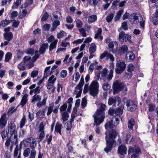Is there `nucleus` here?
Here are the masks:
<instances>
[{"mask_svg":"<svg viewBox=\"0 0 158 158\" xmlns=\"http://www.w3.org/2000/svg\"><path fill=\"white\" fill-rule=\"evenodd\" d=\"M105 134L106 135L105 139L106 147L104 148V150L106 153H108L111 150L114 144L116 143L114 139L117 136V132L114 129H111L106 131Z\"/></svg>","mask_w":158,"mask_h":158,"instance_id":"nucleus-1","label":"nucleus"},{"mask_svg":"<svg viewBox=\"0 0 158 158\" xmlns=\"http://www.w3.org/2000/svg\"><path fill=\"white\" fill-rule=\"evenodd\" d=\"M98 109L93 116L94 118V126H98L103 121L105 117L104 111L106 107V105L102 103H100L98 105Z\"/></svg>","mask_w":158,"mask_h":158,"instance_id":"nucleus-2","label":"nucleus"},{"mask_svg":"<svg viewBox=\"0 0 158 158\" xmlns=\"http://www.w3.org/2000/svg\"><path fill=\"white\" fill-rule=\"evenodd\" d=\"M99 85L98 82L96 81H93L90 85L89 87L88 84L85 85L83 90L84 94L89 92V94L93 97L97 95L99 89Z\"/></svg>","mask_w":158,"mask_h":158,"instance_id":"nucleus-3","label":"nucleus"},{"mask_svg":"<svg viewBox=\"0 0 158 158\" xmlns=\"http://www.w3.org/2000/svg\"><path fill=\"white\" fill-rule=\"evenodd\" d=\"M39 56V54L38 51H36L35 52L34 56L33 57L32 59L31 57L29 56H25L23 58V60L27 67L28 69H31L33 67L34 65V62L38 59Z\"/></svg>","mask_w":158,"mask_h":158,"instance_id":"nucleus-4","label":"nucleus"},{"mask_svg":"<svg viewBox=\"0 0 158 158\" xmlns=\"http://www.w3.org/2000/svg\"><path fill=\"white\" fill-rule=\"evenodd\" d=\"M47 98V97H44L42 101H41V96L39 95L35 94L32 97L31 102L33 103L36 102L37 106L40 108L43 106L46 105Z\"/></svg>","mask_w":158,"mask_h":158,"instance_id":"nucleus-5","label":"nucleus"},{"mask_svg":"<svg viewBox=\"0 0 158 158\" xmlns=\"http://www.w3.org/2000/svg\"><path fill=\"white\" fill-rule=\"evenodd\" d=\"M114 70V66H112V68L111 69L109 72V73L108 69L107 68L103 69L102 71L100 73V74L101 77L102 78V79L105 81L107 80L110 81L111 80L113 77V70Z\"/></svg>","mask_w":158,"mask_h":158,"instance_id":"nucleus-6","label":"nucleus"},{"mask_svg":"<svg viewBox=\"0 0 158 158\" xmlns=\"http://www.w3.org/2000/svg\"><path fill=\"white\" fill-rule=\"evenodd\" d=\"M113 88L114 94L117 93L122 90L125 92L127 90V87L126 85H124L118 80L113 83Z\"/></svg>","mask_w":158,"mask_h":158,"instance_id":"nucleus-7","label":"nucleus"},{"mask_svg":"<svg viewBox=\"0 0 158 158\" xmlns=\"http://www.w3.org/2000/svg\"><path fill=\"white\" fill-rule=\"evenodd\" d=\"M130 18L132 22L135 24L140 23V25L141 27L143 29L144 28V22L143 21V17L140 14H135L133 13L130 16Z\"/></svg>","mask_w":158,"mask_h":158,"instance_id":"nucleus-8","label":"nucleus"},{"mask_svg":"<svg viewBox=\"0 0 158 158\" xmlns=\"http://www.w3.org/2000/svg\"><path fill=\"white\" fill-rule=\"evenodd\" d=\"M141 152L140 148L137 146L134 147L130 146L128 151V155L132 154L131 157V158H138Z\"/></svg>","mask_w":158,"mask_h":158,"instance_id":"nucleus-9","label":"nucleus"},{"mask_svg":"<svg viewBox=\"0 0 158 158\" xmlns=\"http://www.w3.org/2000/svg\"><path fill=\"white\" fill-rule=\"evenodd\" d=\"M115 71L116 73L120 74L123 73L126 67L125 62L122 60H118L116 64Z\"/></svg>","mask_w":158,"mask_h":158,"instance_id":"nucleus-10","label":"nucleus"},{"mask_svg":"<svg viewBox=\"0 0 158 158\" xmlns=\"http://www.w3.org/2000/svg\"><path fill=\"white\" fill-rule=\"evenodd\" d=\"M10 27H9L5 28L4 29L5 33L3 34L4 37L6 40L10 41L13 38V34L10 31Z\"/></svg>","mask_w":158,"mask_h":158,"instance_id":"nucleus-11","label":"nucleus"},{"mask_svg":"<svg viewBox=\"0 0 158 158\" xmlns=\"http://www.w3.org/2000/svg\"><path fill=\"white\" fill-rule=\"evenodd\" d=\"M84 83V78L82 76L79 84L76 86L75 89L76 90H77V89L79 90L78 93L76 95V98H77L81 96V94L82 91V87L83 86Z\"/></svg>","mask_w":158,"mask_h":158,"instance_id":"nucleus-12","label":"nucleus"},{"mask_svg":"<svg viewBox=\"0 0 158 158\" xmlns=\"http://www.w3.org/2000/svg\"><path fill=\"white\" fill-rule=\"evenodd\" d=\"M131 38L130 35L125 34L123 31L121 32L119 35V40L121 42L128 41L130 40Z\"/></svg>","mask_w":158,"mask_h":158,"instance_id":"nucleus-13","label":"nucleus"},{"mask_svg":"<svg viewBox=\"0 0 158 158\" xmlns=\"http://www.w3.org/2000/svg\"><path fill=\"white\" fill-rule=\"evenodd\" d=\"M105 57H106L107 59H110L112 62L114 60V58L113 56L106 51L101 54L100 56V58L101 59H102Z\"/></svg>","mask_w":158,"mask_h":158,"instance_id":"nucleus-14","label":"nucleus"},{"mask_svg":"<svg viewBox=\"0 0 158 158\" xmlns=\"http://www.w3.org/2000/svg\"><path fill=\"white\" fill-rule=\"evenodd\" d=\"M8 118L6 117V113L2 115L0 119V127L3 128L5 127L6 125Z\"/></svg>","mask_w":158,"mask_h":158,"instance_id":"nucleus-15","label":"nucleus"},{"mask_svg":"<svg viewBox=\"0 0 158 158\" xmlns=\"http://www.w3.org/2000/svg\"><path fill=\"white\" fill-rule=\"evenodd\" d=\"M127 149L125 146L121 145L118 148V152L121 155L124 156L127 152Z\"/></svg>","mask_w":158,"mask_h":158,"instance_id":"nucleus-16","label":"nucleus"},{"mask_svg":"<svg viewBox=\"0 0 158 158\" xmlns=\"http://www.w3.org/2000/svg\"><path fill=\"white\" fill-rule=\"evenodd\" d=\"M128 50V47L126 45H123L121 46L118 51V53L119 55H122L127 52Z\"/></svg>","mask_w":158,"mask_h":158,"instance_id":"nucleus-17","label":"nucleus"},{"mask_svg":"<svg viewBox=\"0 0 158 158\" xmlns=\"http://www.w3.org/2000/svg\"><path fill=\"white\" fill-rule=\"evenodd\" d=\"M118 100V104L120 103L121 100L119 99V98L118 97H110L108 100V104L109 105H111L117 101Z\"/></svg>","mask_w":158,"mask_h":158,"instance_id":"nucleus-18","label":"nucleus"},{"mask_svg":"<svg viewBox=\"0 0 158 158\" xmlns=\"http://www.w3.org/2000/svg\"><path fill=\"white\" fill-rule=\"evenodd\" d=\"M48 44L47 43L44 44H42L40 48L39 52L40 54H44L46 49H48Z\"/></svg>","mask_w":158,"mask_h":158,"instance_id":"nucleus-19","label":"nucleus"},{"mask_svg":"<svg viewBox=\"0 0 158 158\" xmlns=\"http://www.w3.org/2000/svg\"><path fill=\"white\" fill-rule=\"evenodd\" d=\"M135 55L132 52H129L127 53L126 55V59L127 60L131 61L135 58Z\"/></svg>","mask_w":158,"mask_h":158,"instance_id":"nucleus-20","label":"nucleus"},{"mask_svg":"<svg viewBox=\"0 0 158 158\" xmlns=\"http://www.w3.org/2000/svg\"><path fill=\"white\" fill-rule=\"evenodd\" d=\"M147 104L148 106V111L149 112L153 111L156 108V106L154 103L152 102L147 100Z\"/></svg>","mask_w":158,"mask_h":158,"instance_id":"nucleus-21","label":"nucleus"},{"mask_svg":"<svg viewBox=\"0 0 158 158\" xmlns=\"http://www.w3.org/2000/svg\"><path fill=\"white\" fill-rule=\"evenodd\" d=\"M135 68L134 65L132 64H129L127 66V71L130 72L128 74L127 76V77L131 78L132 76V74L131 72L133 71Z\"/></svg>","mask_w":158,"mask_h":158,"instance_id":"nucleus-22","label":"nucleus"},{"mask_svg":"<svg viewBox=\"0 0 158 158\" xmlns=\"http://www.w3.org/2000/svg\"><path fill=\"white\" fill-rule=\"evenodd\" d=\"M50 67L48 66L46 67L44 71V77L45 78L51 75L52 72L50 70Z\"/></svg>","mask_w":158,"mask_h":158,"instance_id":"nucleus-23","label":"nucleus"},{"mask_svg":"<svg viewBox=\"0 0 158 158\" xmlns=\"http://www.w3.org/2000/svg\"><path fill=\"white\" fill-rule=\"evenodd\" d=\"M108 46L110 52H112L113 54H116L117 53V51L116 50L113 49L114 47V44L113 42H110Z\"/></svg>","mask_w":158,"mask_h":158,"instance_id":"nucleus-24","label":"nucleus"},{"mask_svg":"<svg viewBox=\"0 0 158 158\" xmlns=\"http://www.w3.org/2000/svg\"><path fill=\"white\" fill-rule=\"evenodd\" d=\"M102 32V29L101 28H99L97 31V32L95 35L94 38L102 40L103 39V37L101 35Z\"/></svg>","mask_w":158,"mask_h":158,"instance_id":"nucleus-25","label":"nucleus"},{"mask_svg":"<svg viewBox=\"0 0 158 158\" xmlns=\"http://www.w3.org/2000/svg\"><path fill=\"white\" fill-rule=\"evenodd\" d=\"M88 22L89 23H92L96 21L97 19V16L95 15H92L88 16Z\"/></svg>","mask_w":158,"mask_h":158,"instance_id":"nucleus-26","label":"nucleus"},{"mask_svg":"<svg viewBox=\"0 0 158 158\" xmlns=\"http://www.w3.org/2000/svg\"><path fill=\"white\" fill-rule=\"evenodd\" d=\"M124 108L123 106H120L117 108L115 110V114L120 116L123 113V110Z\"/></svg>","mask_w":158,"mask_h":158,"instance_id":"nucleus-27","label":"nucleus"},{"mask_svg":"<svg viewBox=\"0 0 158 158\" xmlns=\"http://www.w3.org/2000/svg\"><path fill=\"white\" fill-rule=\"evenodd\" d=\"M28 95L27 94L24 95L22 97L21 101L20 102V104L22 105V107L25 105L28 101L27 97Z\"/></svg>","mask_w":158,"mask_h":158,"instance_id":"nucleus-28","label":"nucleus"},{"mask_svg":"<svg viewBox=\"0 0 158 158\" xmlns=\"http://www.w3.org/2000/svg\"><path fill=\"white\" fill-rule=\"evenodd\" d=\"M8 133L11 135L10 137H11L12 135H14V138H16L17 135V131L15 130V129H8Z\"/></svg>","mask_w":158,"mask_h":158,"instance_id":"nucleus-29","label":"nucleus"},{"mask_svg":"<svg viewBox=\"0 0 158 158\" xmlns=\"http://www.w3.org/2000/svg\"><path fill=\"white\" fill-rule=\"evenodd\" d=\"M115 126L114 124L113 123V121L112 120L108 121L105 125V128H112Z\"/></svg>","mask_w":158,"mask_h":158,"instance_id":"nucleus-30","label":"nucleus"},{"mask_svg":"<svg viewBox=\"0 0 158 158\" xmlns=\"http://www.w3.org/2000/svg\"><path fill=\"white\" fill-rule=\"evenodd\" d=\"M45 115L44 110H39L36 113V116L37 118H44Z\"/></svg>","mask_w":158,"mask_h":158,"instance_id":"nucleus-31","label":"nucleus"},{"mask_svg":"<svg viewBox=\"0 0 158 158\" xmlns=\"http://www.w3.org/2000/svg\"><path fill=\"white\" fill-rule=\"evenodd\" d=\"M58 41V40L56 39L51 43L49 46V50L50 51H52L53 49L56 48Z\"/></svg>","mask_w":158,"mask_h":158,"instance_id":"nucleus-32","label":"nucleus"},{"mask_svg":"<svg viewBox=\"0 0 158 158\" xmlns=\"http://www.w3.org/2000/svg\"><path fill=\"white\" fill-rule=\"evenodd\" d=\"M96 46L94 43L91 44L89 48V52L90 54L94 53L96 51Z\"/></svg>","mask_w":158,"mask_h":158,"instance_id":"nucleus-33","label":"nucleus"},{"mask_svg":"<svg viewBox=\"0 0 158 158\" xmlns=\"http://www.w3.org/2000/svg\"><path fill=\"white\" fill-rule=\"evenodd\" d=\"M60 24V22L58 20L55 21L52 23V27L51 29V31H54L57 27Z\"/></svg>","mask_w":158,"mask_h":158,"instance_id":"nucleus-34","label":"nucleus"},{"mask_svg":"<svg viewBox=\"0 0 158 158\" xmlns=\"http://www.w3.org/2000/svg\"><path fill=\"white\" fill-rule=\"evenodd\" d=\"M12 57V54L11 52H8L5 56V62H8L11 59Z\"/></svg>","mask_w":158,"mask_h":158,"instance_id":"nucleus-35","label":"nucleus"},{"mask_svg":"<svg viewBox=\"0 0 158 158\" xmlns=\"http://www.w3.org/2000/svg\"><path fill=\"white\" fill-rule=\"evenodd\" d=\"M26 122V116L24 114H23L22 118L21 119L20 122V127L23 128Z\"/></svg>","mask_w":158,"mask_h":158,"instance_id":"nucleus-36","label":"nucleus"},{"mask_svg":"<svg viewBox=\"0 0 158 158\" xmlns=\"http://www.w3.org/2000/svg\"><path fill=\"white\" fill-rule=\"evenodd\" d=\"M75 22L77 27L81 28L82 27L83 23L80 19H76Z\"/></svg>","mask_w":158,"mask_h":158,"instance_id":"nucleus-37","label":"nucleus"},{"mask_svg":"<svg viewBox=\"0 0 158 158\" xmlns=\"http://www.w3.org/2000/svg\"><path fill=\"white\" fill-rule=\"evenodd\" d=\"M80 78V75L79 72H76L73 74L72 80L76 82H77L79 80Z\"/></svg>","mask_w":158,"mask_h":158,"instance_id":"nucleus-38","label":"nucleus"},{"mask_svg":"<svg viewBox=\"0 0 158 158\" xmlns=\"http://www.w3.org/2000/svg\"><path fill=\"white\" fill-rule=\"evenodd\" d=\"M61 114L62 116V119L64 121H67L68 120L69 117V115L67 112H64Z\"/></svg>","mask_w":158,"mask_h":158,"instance_id":"nucleus-39","label":"nucleus"},{"mask_svg":"<svg viewBox=\"0 0 158 158\" xmlns=\"http://www.w3.org/2000/svg\"><path fill=\"white\" fill-rule=\"evenodd\" d=\"M25 65L24 62H21L18 65V68L20 71H23L26 69Z\"/></svg>","mask_w":158,"mask_h":158,"instance_id":"nucleus-40","label":"nucleus"},{"mask_svg":"<svg viewBox=\"0 0 158 158\" xmlns=\"http://www.w3.org/2000/svg\"><path fill=\"white\" fill-rule=\"evenodd\" d=\"M21 1L22 0H17L15 2L13 3L12 8L15 9L17 8L21 4Z\"/></svg>","mask_w":158,"mask_h":158,"instance_id":"nucleus-41","label":"nucleus"},{"mask_svg":"<svg viewBox=\"0 0 158 158\" xmlns=\"http://www.w3.org/2000/svg\"><path fill=\"white\" fill-rule=\"evenodd\" d=\"M135 125L134 120L133 118H131L128 121V126L129 128H133Z\"/></svg>","mask_w":158,"mask_h":158,"instance_id":"nucleus-42","label":"nucleus"},{"mask_svg":"<svg viewBox=\"0 0 158 158\" xmlns=\"http://www.w3.org/2000/svg\"><path fill=\"white\" fill-rule=\"evenodd\" d=\"M10 23V22L9 21L5 19L2 21L0 23V26L1 27H5L6 26Z\"/></svg>","mask_w":158,"mask_h":158,"instance_id":"nucleus-43","label":"nucleus"},{"mask_svg":"<svg viewBox=\"0 0 158 158\" xmlns=\"http://www.w3.org/2000/svg\"><path fill=\"white\" fill-rule=\"evenodd\" d=\"M123 12V10H121L118 11L117 13L116 16L115 17V19L116 20H118L121 17Z\"/></svg>","mask_w":158,"mask_h":158,"instance_id":"nucleus-44","label":"nucleus"},{"mask_svg":"<svg viewBox=\"0 0 158 158\" xmlns=\"http://www.w3.org/2000/svg\"><path fill=\"white\" fill-rule=\"evenodd\" d=\"M66 34L65 32L63 31H61L60 32L57 34V37L58 39L63 38Z\"/></svg>","mask_w":158,"mask_h":158,"instance_id":"nucleus-45","label":"nucleus"},{"mask_svg":"<svg viewBox=\"0 0 158 158\" xmlns=\"http://www.w3.org/2000/svg\"><path fill=\"white\" fill-rule=\"evenodd\" d=\"M79 31L80 34L84 37H86L87 35L86 33L85 29L83 28H81L79 29Z\"/></svg>","mask_w":158,"mask_h":158,"instance_id":"nucleus-46","label":"nucleus"},{"mask_svg":"<svg viewBox=\"0 0 158 158\" xmlns=\"http://www.w3.org/2000/svg\"><path fill=\"white\" fill-rule=\"evenodd\" d=\"M67 103H64L61 106L60 108V113H62V112H64L67 108Z\"/></svg>","mask_w":158,"mask_h":158,"instance_id":"nucleus-47","label":"nucleus"},{"mask_svg":"<svg viewBox=\"0 0 158 158\" xmlns=\"http://www.w3.org/2000/svg\"><path fill=\"white\" fill-rule=\"evenodd\" d=\"M31 150L30 148H26L24 151L23 152V156L25 157H28L30 152Z\"/></svg>","mask_w":158,"mask_h":158,"instance_id":"nucleus-48","label":"nucleus"},{"mask_svg":"<svg viewBox=\"0 0 158 158\" xmlns=\"http://www.w3.org/2000/svg\"><path fill=\"white\" fill-rule=\"evenodd\" d=\"M44 129H40L39 131L41 132L39 137V139H40L41 140H42L45 136L44 131Z\"/></svg>","mask_w":158,"mask_h":158,"instance_id":"nucleus-49","label":"nucleus"},{"mask_svg":"<svg viewBox=\"0 0 158 158\" xmlns=\"http://www.w3.org/2000/svg\"><path fill=\"white\" fill-rule=\"evenodd\" d=\"M17 110V108H15V106H12L9 108L7 112V114H11L15 111Z\"/></svg>","mask_w":158,"mask_h":158,"instance_id":"nucleus-50","label":"nucleus"},{"mask_svg":"<svg viewBox=\"0 0 158 158\" xmlns=\"http://www.w3.org/2000/svg\"><path fill=\"white\" fill-rule=\"evenodd\" d=\"M102 88L104 90H107L110 89V86L108 83L106 82L103 85Z\"/></svg>","mask_w":158,"mask_h":158,"instance_id":"nucleus-51","label":"nucleus"},{"mask_svg":"<svg viewBox=\"0 0 158 158\" xmlns=\"http://www.w3.org/2000/svg\"><path fill=\"white\" fill-rule=\"evenodd\" d=\"M8 135V133L7 131H6L5 130H3L1 133V136L3 140H4V139L6 138Z\"/></svg>","mask_w":158,"mask_h":158,"instance_id":"nucleus-52","label":"nucleus"},{"mask_svg":"<svg viewBox=\"0 0 158 158\" xmlns=\"http://www.w3.org/2000/svg\"><path fill=\"white\" fill-rule=\"evenodd\" d=\"M56 79V78L55 77L54 75H52L49 78L48 81L54 84Z\"/></svg>","mask_w":158,"mask_h":158,"instance_id":"nucleus-53","label":"nucleus"},{"mask_svg":"<svg viewBox=\"0 0 158 158\" xmlns=\"http://www.w3.org/2000/svg\"><path fill=\"white\" fill-rule=\"evenodd\" d=\"M114 17V14L113 13L110 14L108 15L106 17V21L108 22H110L111 21L112 19Z\"/></svg>","mask_w":158,"mask_h":158,"instance_id":"nucleus-54","label":"nucleus"},{"mask_svg":"<svg viewBox=\"0 0 158 158\" xmlns=\"http://www.w3.org/2000/svg\"><path fill=\"white\" fill-rule=\"evenodd\" d=\"M27 13V10L26 9H24L22 11V14H20V18L21 19H22L23 17H24L26 15Z\"/></svg>","mask_w":158,"mask_h":158,"instance_id":"nucleus-55","label":"nucleus"},{"mask_svg":"<svg viewBox=\"0 0 158 158\" xmlns=\"http://www.w3.org/2000/svg\"><path fill=\"white\" fill-rule=\"evenodd\" d=\"M67 72L66 70H63L60 73V76L62 78H65L67 76Z\"/></svg>","mask_w":158,"mask_h":158,"instance_id":"nucleus-56","label":"nucleus"},{"mask_svg":"<svg viewBox=\"0 0 158 158\" xmlns=\"http://www.w3.org/2000/svg\"><path fill=\"white\" fill-rule=\"evenodd\" d=\"M137 106L136 104L134 103L131 105L130 106L128 107V109L130 111H134L136 108Z\"/></svg>","mask_w":158,"mask_h":158,"instance_id":"nucleus-57","label":"nucleus"},{"mask_svg":"<svg viewBox=\"0 0 158 158\" xmlns=\"http://www.w3.org/2000/svg\"><path fill=\"white\" fill-rule=\"evenodd\" d=\"M115 110L113 109L112 108H110L108 110V114L111 116L114 115L115 114Z\"/></svg>","mask_w":158,"mask_h":158,"instance_id":"nucleus-58","label":"nucleus"},{"mask_svg":"<svg viewBox=\"0 0 158 158\" xmlns=\"http://www.w3.org/2000/svg\"><path fill=\"white\" fill-rule=\"evenodd\" d=\"M38 73V71L34 70L31 73V76L32 78L35 77L37 76Z\"/></svg>","mask_w":158,"mask_h":158,"instance_id":"nucleus-59","label":"nucleus"},{"mask_svg":"<svg viewBox=\"0 0 158 158\" xmlns=\"http://www.w3.org/2000/svg\"><path fill=\"white\" fill-rule=\"evenodd\" d=\"M86 98L84 97L82 99L81 101V106L83 107H85L87 104Z\"/></svg>","mask_w":158,"mask_h":158,"instance_id":"nucleus-60","label":"nucleus"},{"mask_svg":"<svg viewBox=\"0 0 158 158\" xmlns=\"http://www.w3.org/2000/svg\"><path fill=\"white\" fill-rule=\"evenodd\" d=\"M35 50L32 48H28L27 51L26 53L28 54L33 55L34 52Z\"/></svg>","mask_w":158,"mask_h":158,"instance_id":"nucleus-61","label":"nucleus"},{"mask_svg":"<svg viewBox=\"0 0 158 158\" xmlns=\"http://www.w3.org/2000/svg\"><path fill=\"white\" fill-rule=\"evenodd\" d=\"M152 22L154 25H156L158 23V18L154 16L152 18Z\"/></svg>","mask_w":158,"mask_h":158,"instance_id":"nucleus-62","label":"nucleus"},{"mask_svg":"<svg viewBox=\"0 0 158 158\" xmlns=\"http://www.w3.org/2000/svg\"><path fill=\"white\" fill-rule=\"evenodd\" d=\"M70 45L69 43L66 42L65 41H62L60 43V45L63 47H66L67 46H69Z\"/></svg>","mask_w":158,"mask_h":158,"instance_id":"nucleus-63","label":"nucleus"},{"mask_svg":"<svg viewBox=\"0 0 158 158\" xmlns=\"http://www.w3.org/2000/svg\"><path fill=\"white\" fill-rule=\"evenodd\" d=\"M36 155V151L35 149L32 150L30 158H35Z\"/></svg>","mask_w":158,"mask_h":158,"instance_id":"nucleus-64","label":"nucleus"}]
</instances>
